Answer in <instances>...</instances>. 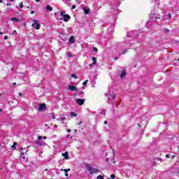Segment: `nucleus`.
I'll list each match as a JSON object with an SVG mask.
<instances>
[{
  "label": "nucleus",
  "instance_id": "obj_1",
  "mask_svg": "<svg viewBox=\"0 0 179 179\" xmlns=\"http://www.w3.org/2000/svg\"><path fill=\"white\" fill-rule=\"evenodd\" d=\"M85 167L87 171H89L90 174H96L99 173V171H100L99 169L92 167V165H90V164H87L85 165Z\"/></svg>",
  "mask_w": 179,
  "mask_h": 179
},
{
  "label": "nucleus",
  "instance_id": "obj_2",
  "mask_svg": "<svg viewBox=\"0 0 179 179\" xmlns=\"http://www.w3.org/2000/svg\"><path fill=\"white\" fill-rule=\"evenodd\" d=\"M60 15L63 17L64 22H68V20L71 19V16L68 14H65L64 11H61Z\"/></svg>",
  "mask_w": 179,
  "mask_h": 179
},
{
  "label": "nucleus",
  "instance_id": "obj_3",
  "mask_svg": "<svg viewBox=\"0 0 179 179\" xmlns=\"http://www.w3.org/2000/svg\"><path fill=\"white\" fill-rule=\"evenodd\" d=\"M33 24H32V27H34V29H36V30H39L40 27H41V24L40 23H38V20H33Z\"/></svg>",
  "mask_w": 179,
  "mask_h": 179
},
{
  "label": "nucleus",
  "instance_id": "obj_4",
  "mask_svg": "<svg viewBox=\"0 0 179 179\" xmlns=\"http://www.w3.org/2000/svg\"><path fill=\"white\" fill-rule=\"evenodd\" d=\"M68 89L71 92H78V88L75 85H70L68 86Z\"/></svg>",
  "mask_w": 179,
  "mask_h": 179
},
{
  "label": "nucleus",
  "instance_id": "obj_5",
  "mask_svg": "<svg viewBox=\"0 0 179 179\" xmlns=\"http://www.w3.org/2000/svg\"><path fill=\"white\" fill-rule=\"evenodd\" d=\"M76 103L78 104V106H83V104H85V99H77Z\"/></svg>",
  "mask_w": 179,
  "mask_h": 179
},
{
  "label": "nucleus",
  "instance_id": "obj_6",
  "mask_svg": "<svg viewBox=\"0 0 179 179\" xmlns=\"http://www.w3.org/2000/svg\"><path fill=\"white\" fill-rule=\"evenodd\" d=\"M39 111H44V110H45V103H42L39 105V108H38Z\"/></svg>",
  "mask_w": 179,
  "mask_h": 179
},
{
  "label": "nucleus",
  "instance_id": "obj_7",
  "mask_svg": "<svg viewBox=\"0 0 179 179\" xmlns=\"http://www.w3.org/2000/svg\"><path fill=\"white\" fill-rule=\"evenodd\" d=\"M128 45H129V43H125V42H122V43L120 44V48H125V47H128Z\"/></svg>",
  "mask_w": 179,
  "mask_h": 179
},
{
  "label": "nucleus",
  "instance_id": "obj_8",
  "mask_svg": "<svg viewBox=\"0 0 179 179\" xmlns=\"http://www.w3.org/2000/svg\"><path fill=\"white\" fill-rule=\"evenodd\" d=\"M36 145H38V146H44V145H45V143L44 141H41L40 140L37 141L36 142Z\"/></svg>",
  "mask_w": 179,
  "mask_h": 179
},
{
  "label": "nucleus",
  "instance_id": "obj_9",
  "mask_svg": "<svg viewBox=\"0 0 179 179\" xmlns=\"http://www.w3.org/2000/svg\"><path fill=\"white\" fill-rule=\"evenodd\" d=\"M69 154L68 153V152H65V153H63V154H62V156H63L64 157H65L66 160H68V159H69Z\"/></svg>",
  "mask_w": 179,
  "mask_h": 179
},
{
  "label": "nucleus",
  "instance_id": "obj_10",
  "mask_svg": "<svg viewBox=\"0 0 179 179\" xmlns=\"http://www.w3.org/2000/svg\"><path fill=\"white\" fill-rule=\"evenodd\" d=\"M69 41L70 43H71L72 44H73V43H75V36H71L69 38Z\"/></svg>",
  "mask_w": 179,
  "mask_h": 179
},
{
  "label": "nucleus",
  "instance_id": "obj_11",
  "mask_svg": "<svg viewBox=\"0 0 179 179\" xmlns=\"http://www.w3.org/2000/svg\"><path fill=\"white\" fill-rule=\"evenodd\" d=\"M127 37H134V31H131L129 32H127Z\"/></svg>",
  "mask_w": 179,
  "mask_h": 179
},
{
  "label": "nucleus",
  "instance_id": "obj_12",
  "mask_svg": "<svg viewBox=\"0 0 179 179\" xmlns=\"http://www.w3.org/2000/svg\"><path fill=\"white\" fill-rule=\"evenodd\" d=\"M127 76V73L125 72V70H123L122 73L120 74V78H125Z\"/></svg>",
  "mask_w": 179,
  "mask_h": 179
},
{
  "label": "nucleus",
  "instance_id": "obj_13",
  "mask_svg": "<svg viewBox=\"0 0 179 179\" xmlns=\"http://www.w3.org/2000/svg\"><path fill=\"white\" fill-rule=\"evenodd\" d=\"M62 171H64L66 177H68V171H71V169H62Z\"/></svg>",
  "mask_w": 179,
  "mask_h": 179
},
{
  "label": "nucleus",
  "instance_id": "obj_14",
  "mask_svg": "<svg viewBox=\"0 0 179 179\" xmlns=\"http://www.w3.org/2000/svg\"><path fill=\"white\" fill-rule=\"evenodd\" d=\"M46 9H47V10H49V12H52V7H51L50 5H48V6H46Z\"/></svg>",
  "mask_w": 179,
  "mask_h": 179
},
{
  "label": "nucleus",
  "instance_id": "obj_15",
  "mask_svg": "<svg viewBox=\"0 0 179 179\" xmlns=\"http://www.w3.org/2000/svg\"><path fill=\"white\" fill-rule=\"evenodd\" d=\"M92 59L93 61V65H96V64H97V59L96 57H92Z\"/></svg>",
  "mask_w": 179,
  "mask_h": 179
},
{
  "label": "nucleus",
  "instance_id": "obj_16",
  "mask_svg": "<svg viewBox=\"0 0 179 179\" xmlns=\"http://www.w3.org/2000/svg\"><path fill=\"white\" fill-rule=\"evenodd\" d=\"M70 115L71 117H78V114H76V113H74V112L71 113Z\"/></svg>",
  "mask_w": 179,
  "mask_h": 179
},
{
  "label": "nucleus",
  "instance_id": "obj_17",
  "mask_svg": "<svg viewBox=\"0 0 179 179\" xmlns=\"http://www.w3.org/2000/svg\"><path fill=\"white\" fill-rule=\"evenodd\" d=\"M114 99H115V94H112V95L109 96V99L110 100H114Z\"/></svg>",
  "mask_w": 179,
  "mask_h": 179
},
{
  "label": "nucleus",
  "instance_id": "obj_18",
  "mask_svg": "<svg viewBox=\"0 0 179 179\" xmlns=\"http://www.w3.org/2000/svg\"><path fill=\"white\" fill-rule=\"evenodd\" d=\"M38 141H41V139H43V136H38ZM43 139H47V136H43Z\"/></svg>",
  "mask_w": 179,
  "mask_h": 179
},
{
  "label": "nucleus",
  "instance_id": "obj_19",
  "mask_svg": "<svg viewBox=\"0 0 179 179\" xmlns=\"http://www.w3.org/2000/svg\"><path fill=\"white\" fill-rule=\"evenodd\" d=\"M12 22H19V20L17 17L11 18Z\"/></svg>",
  "mask_w": 179,
  "mask_h": 179
},
{
  "label": "nucleus",
  "instance_id": "obj_20",
  "mask_svg": "<svg viewBox=\"0 0 179 179\" xmlns=\"http://www.w3.org/2000/svg\"><path fill=\"white\" fill-rule=\"evenodd\" d=\"M66 55L69 58L72 57V53H71V52H67L66 53Z\"/></svg>",
  "mask_w": 179,
  "mask_h": 179
},
{
  "label": "nucleus",
  "instance_id": "obj_21",
  "mask_svg": "<svg viewBox=\"0 0 179 179\" xmlns=\"http://www.w3.org/2000/svg\"><path fill=\"white\" fill-rule=\"evenodd\" d=\"M57 121H65V117L57 118Z\"/></svg>",
  "mask_w": 179,
  "mask_h": 179
},
{
  "label": "nucleus",
  "instance_id": "obj_22",
  "mask_svg": "<svg viewBox=\"0 0 179 179\" xmlns=\"http://www.w3.org/2000/svg\"><path fill=\"white\" fill-rule=\"evenodd\" d=\"M84 12L86 15H89V10L86 8H84Z\"/></svg>",
  "mask_w": 179,
  "mask_h": 179
},
{
  "label": "nucleus",
  "instance_id": "obj_23",
  "mask_svg": "<svg viewBox=\"0 0 179 179\" xmlns=\"http://www.w3.org/2000/svg\"><path fill=\"white\" fill-rule=\"evenodd\" d=\"M101 114L102 115H106V110H102L101 112Z\"/></svg>",
  "mask_w": 179,
  "mask_h": 179
},
{
  "label": "nucleus",
  "instance_id": "obj_24",
  "mask_svg": "<svg viewBox=\"0 0 179 179\" xmlns=\"http://www.w3.org/2000/svg\"><path fill=\"white\" fill-rule=\"evenodd\" d=\"M154 17H155V19H160V15H155Z\"/></svg>",
  "mask_w": 179,
  "mask_h": 179
},
{
  "label": "nucleus",
  "instance_id": "obj_25",
  "mask_svg": "<svg viewBox=\"0 0 179 179\" xmlns=\"http://www.w3.org/2000/svg\"><path fill=\"white\" fill-rule=\"evenodd\" d=\"M93 51H94V52H97V51H99V50L97 49V48L94 47V48H93Z\"/></svg>",
  "mask_w": 179,
  "mask_h": 179
},
{
  "label": "nucleus",
  "instance_id": "obj_26",
  "mask_svg": "<svg viewBox=\"0 0 179 179\" xmlns=\"http://www.w3.org/2000/svg\"><path fill=\"white\" fill-rule=\"evenodd\" d=\"M71 78H74V79H78V76L75 74H72Z\"/></svg>",
  "mask_w": 179,
  "mask_h": 179
},
{
  "label": "nucleus",
  "instance_id": "obj_27",
  "mask_svg": "<svg viewBox=\"0 0 179 179\" xmlns=\"http://www.w3.org/2000/svg\"><path fill=\"white\" fill-rule=\"evenodd\" d=\"M87 82H89L88 80H85V81L83 83V86H86V85H87Z\"/></svg>",
  "mask_w": 179,
  "mask_h": 179
},
{
  "label": "nucleus",
  "instance_id": "obj_28",
  "mask_svg": "<svg viewBox=\"0 0 179 179\" xmlns=\"http://www.w3.org/2000/svg\"><path fill=\"white\" fill-rule=\"evenodd\" d=\"M96 178H97V179H104V178H103V176H98L96 177Z\"/></svg>",
  "mask_w": 179,
  "mask_h": 179
},
{
  "label": "nucleus",
  "instance_id": "obj_29",
  "mask_svg": "<svg viewBox=\"0 0 179 179\" xmlns=\"http://www.w3.org/2000/svg\"><path fill=\"white\" fill-rule=\"evenodd\" d=\"M20 8H21V9H22V8H23V2H21L20 3Z\"/></svg>",
  "mask_w": 179,
  "mask_h": 179
},
{
  "label": "nucleus",
  "instance_id": "obj_30",
  "mask_svg": "<svg viewBox=\"0 0 179 179\" xmlns=\"http://www.w3.org/2000/svg\"><path fill=\"white\" fill-rule=\"evenodd\" d=\"M166 16H168L169 19H171V14L170 13Z\"/></svg>",
  "mask_w": 179,
  "mask_h": 179
},
{
  "label": "nucleus",
  "instance_id": "obj_31",
  "mask_svg": "<svg viewBox=\"0 0 179 179\" xmlns=\"http://www.w3.org/2000/svg\"><path fill=\"white\" fill-rule=\"evenodd\" d=\"M110 178H115V174L110 175Z\"/></svg>",
  "mask_w": 179,
  "mask_h": 179
},
{
  "label": "nucleus",
  "instance_id": "obj_32",
  "mask_svg": "<svg viewBox=\"0 0 179 179\" xmlns=\"http://www.w3.org/2000/svg\"><path fill=\"white\" fill-rule=\"evenodd\" d=\"M163 19H164V20H167V15H164V16L163 17Z\"/></svg>",
  "mask_w": 179,
  "mask_h": 179
},
{
  "label": "nucleus",
  "instance_id": "obj_33",
  "mask_svg": "<svg viewBox=\"0 0 179 179\" xmlns=\"http://www.w3.org/2000/svg\"><path fill=\"white\" fill-rule=\"evenodd\" d=\"M127 51H128V49H125L122 52V54H125L127 52Z\"/></svg>",
  "mask_w": 179,
  "mask_h": 179
},
{
  "label": "nucleus",
  "instance_id": "obj_34",
  "mask_svg": "<svg viewBox=\"0 0 179 179\" xmlns=\"http://www.w3.org/2000/svg\"><path fill=\"white\" fill-rule=\"evenodd\" d=\"M76 6L73 5L72 7H71V9H76Z\"/></svg>",
  "mask_w": 179,
  "mask_h": 179
},
{
  "label": "nucleus",
  "instance_id": "obj_35",
  "mask_svg": "<svg viewBox=\"0 0 179 179\" xmlns=\"http://www.w3.org/2000/svg\"><path fill=\"white\" fill-rule=\"evenodd\" d=\"M12 6V3H8L6 4V6Z\"/></svg>",
  "mask_w": 179,
  "mask_h": 179
},
{
  "label": "nucleus",
  "instance_id": "obj_36",
  "mask_svg": "<svg viewBox=\"0 0 179 179\" xmlns=\"http://www.w3.org/2000/svg\"><path fill=\"white\" fill-rule=\"evenodd\" d=\"M15 145H16V143H13V145L11 147L12 149H15Z\"/></svg>",
  "mask_w": 179,
  "mask_h": 179
},
{
  "label": "nucleus",
  "instance_id": "obj_37",
  "mask_svg": "<svg viewBox=\"0 0 179 179\" xmlns=\"http://www.w3.org/2000/svg\"><path fill=\"white\" fill-rule=\"evenodd\" d=\"M164 31L165 33H167V31H169V29H165L164 30Z\"/></svg>",
  "mask_w": 179,
  "mask_h": 179
},
{
  "label": "nucleus",
  "instance_id": "obj_38",
  "mask_svg": "<svg viewBox=\"0 0 179 179\" xmlns=\"http://www.w3.org/2000/svg\"><path fill=\"white\" fill-rule=\"evenodd\" d=\"M175 157H176V155H172V156H171V159H172V160H173V159H175Z\"/></svg>",
  "mask_w": 179,
  "mask_h": 179
},
{
  "label": "nucleus",
  "instance_id": "obj_39",
  "mask_svg": "<svg viewBox=\"0 0 179 179\" xmlns=\"http://www.w3.org/2000/svg\"><path fill=\"white\" fill-rule=\"evenodd\" d=\"M166 157L167 159H169V158L170 157V155H169L168 154H166Z\"/></svg>",
  "mask_w": 179,
  "mask_h": 179
},
{
  "label": "nucleus",
  "instance_id": "obj_40",
  "mask_svg": "<svg viewBox=\"0 0 179 179\" xmlns=\"http://www.w3.org/2000/svg\"><path fill=\"white\" fill-rule=\"evenodd\" d=\"M4 40H8V36H4Z\"/></svg>",
  "mask_w": 179,
  "mask_h": 179
},
{
  "label": "nucleus",
  "instance_id": "obj_41",
  "mask_svg": "<svg viewBox=\"0 0 179 179\" xmlns=\"http://www.w3.org/2000/svg\"><path fill=\"white\" fill-rule=\"evenodd\" d=\"M34 10H31V15H34Z\"/></svg>",
  "mask_w": 179,
  "mask_h": 179
},
{
  "label": "nucleus",
  "instance_id": "obj_42",
  "mask_svg": "<svg viewBox=\"0 0 179 179\" xmlns=\"http://www.w3.org/2000/svg\"><path fill=\"white\" fill-rule=\"evenodd\" d=\"M18 94L19 96H22L23 94H22V92H20Z\"/></svg>",
  "mask_w": 179,
  "mask_h": 179
},
{
  "label": "nucleus",
  "instance_id": "obj_43",
  "mask_svg": "<svg viewBox=\"0 0 179 179\" xmlns=\"http://www.w3.org/2000/svg\"><path fill=\"white\" fill-rule=\"evenodd\" d=\"M67 132L70 133L71 132V129H67Z\"/></svg>",
  "mask_w": 179,
  "mask_h": 179
},
{
  "label": "nucleus",
  "instance_id": "obj_44",
  "mask_svg": "<svg viewBox=\"0 0 179 179\" xmlns=\"http://www.w3.org/2000/svg\"><path fill=\"white\" fill-rule=\"evenodd\" d=\"M84 93H85V92H80V94H84Z\"/></svg>",
  "mask_w": 179,
  "mask_h": 179
},
{
  "label": "nucleus",
  "instance_id": "obj_45",
  "mask_svg": "<svg viewBox=\"0 0 179 179\" xmlns=\"http://www.w3.org/2000/svg\"><path fill=\"white\" fill-rule=\"evenodd\" d=\"M1 36H2V34H3V32H0Z\"/></svg>",
  "mask_w": 179,
  "mask_h": 179
},
{
  "label": "nucleus",
  "instance_id": "obj_46",
  "mask_svg": "<svg viewBox=\"0 0 179 179\" xmlns=\"http://www.w3.org/2000/svg\"><path fill=\"white\" fill-rule=\"evenodd\" d=\"M82 124V122H80L79 123H78V125H80Z\"/></svg>",
  "mask_w": 179,
  "mask_h": 179
},
{
  "label": "nucleus",
  "instance_id": "obj_47",
  "mask_svg": "<svg viewBox=\"0 0 179 179\" xmlns=\"http://www.w3.org/2000/svg\"><path fill=\"white\" fill-rule=\"evenodd\" d=\"M36 2H40V0H36Z\"/></svg>",
  "mask_w": 179,
  "mask_h": 179
},
{
  "label": "nucleus",
  "instance_id": "obj_48",
  "mask_svg": "<svg viewBox=\"0 0 179 179\" xmlns=\"http://www.w3.org/2000/svg\"><path fill=\"white\" fill-rule=\"evenodd\" d=\"M118 58H119V57H116V58L115 59V61H117V59H118Z\"/></svg>",
  "mask_w": 179,
  "mask_h": 179
},
{
  "label": "nucleus",
  "instance_id": "obj_49",
  "mask_svg": "<svg viewBox=\"0 0 179 179\" xmlns=\"http://www.w3.org/2000/svg\"><path fill=\"white\" fill-rule=\"evenodd\" d=\"M52 119H53V120H55V116H53Z\"/></svg>",
  "mask_w": 179,
  "mask_h": 179
},
{
  "label": "nucleus",
  "instance_id": "obj_50",
  "mask_svg": "<svg viewBox=\"0 0 179 179\" xmlns=\"http://www.w3.org/2000/svg\"><path fill=\"white\" fill-rule=\"evenodd\" d=\"M10 1V2H13V0H9Z\"/></svg>",
  "mask_w": 179,
  "mask_h": 179
},
{
  "label": "nucleus",
  "instance_id": "obj_51",
  "mask_svg": "<svg viewBox=\"0 0 179 179\" xmlns=\"http://www.w3.org/2000/svg\"><path fill=\"white\" fill-rule=\"evenodd\" d=\"M2 2H3L2 0H0V3H2Z\"/></svg>",
  "mask_w": 179,
  "mask_h": 179
},
{
  "label": "nucleus",
  "instance_id": "obj_52",
  "mask_svg": "<svg viewBox=\"0 0 179 179\" xmlns=\"http://www.w3.org/2000/svg\"><path fill=\"white\" fill-rule=\"evenodd\" d=\"M90 66H93V64H90Z\"/></svg>",
  "mask_w": 179,
  "mask_h": 179
},
{
  "label": "nucleus",
  "instance_id": "obj_53",
  "mask_svg": "<svg viewBox=\"0 0 179 179\" xmlns=\"http://www.w3.org/2000/svg\"><path fill=\"white\" fill-rule=\"evenodd\" d=\"M104 124H107V121H104Z\"/></svg>",
  "mask_w": 179,
  "mask_h": 179
},
{
  "label": "nucleus",
  "instance_id": "obj_54",
  "mask_svg": "<svg viewBox=\"0 0 179 179\" xmlns=\"http://www.w3.org/2000/svg\"><path fill=\"white\" fill-rule=\"evenodd\" d=\"M15 85H16V83H13V85L15 86Z\"/></svg>",
  "mask_w": 179,
  "mask_h": 179
},
{
  "label": "nucleus",
  "instance_id": "obj_55",
  "mask_svg": "<svg viewBox=\"0 0 179 179\" xmlns=\"http://www.w3.org/2000/svg\"><path fill=\"white\" fill-rule=\"evenodd\" d=\"M138 127H141V124H139V123L138 124Z\"/></svg>",
  "mask_w": 179,
  "mask_h": 179
},
{
  "label": "nucleus",
  "instance_id": "obj_56",
  "mask_svg": "<svg viewBox=\"0 0 179 179\" xmlns=\"http://www.w3.org/2000/svg\"><path fill=\"white\" fill-rule=\"evenodd\" d=\"M14 33H16V30H14Z\"/></svg>",
  "mask_w": 179,
  "mask_h": 179
},
{
  "label": "nucleus",
  "instance_id": "obj_57",
  "mask_svg": "<svg viewBox=\"0 0 179 179\" xmlns=\"http://www.w3.org/2000/svg\"><path fill=\"white\" fill-rule=\"evenodd\" d=\"M178 152H179V146H178Z\"/></svg>",
  "mask_w": 179,
  "mask_h": 179
},
{
  "label": "nucleus",
  "instance_id": "obj_58",
  "mask_svg": "<svg viewBox=\"0 0 179 179\" xmlns=\"http://www.w3.org/2000/svg\"><path fill=\"white\" fill-rule=\"evenodd\" d=\"M55 128H57V125H55Z\"/></svg>",
  "mask_w": 179,
  "mask_h": 179
},
{
  "label": "nucleus",
  "instance_id": "obj_59",
  "mask_svg": "<svg viewBox=\"0 0 179 179\" xmlns=\"http://www.w3.org/2000/svg\"><path fill=\"white\" fill-rule=\"evenodd\" d=\"M74 131H75V132H76V129H75Z\"/></svg>",
  "mask_w": 179,
  "mask_h": 179
},
{
  "label": "nucleus",
  "instance_id": "obj_60",
  "mask_svg": "<svg viewBox=\"0 0 179 179\" xmlns=\"http://www.w3.org/2000/svg\"><path fill=\"white\" fill-rule=\"evenodd\" d=\"M22 155H24V153L22 152Z\"/></svg>",
  "mask_w": 179,
  "mask_h": 179
},
{
  "label": "nucleus",
  "instance_id": "obj_61",
  "mask_svg": "<svg viewBox=\"0 0 179 179\" xmlns=\"http://www.w3.org/2000/svg\"><path fill=\"white\" fill-rule=\"evenodd\" d=\"M27 9H29V6H27Z\"/></svg>",
  "mask_w": 179,
  "mask_h": 179
},
{
  "label": "nucleus",
  "instance_id": "obj_62",
  "mask_svg": "<svg viewBox=\"0 0 179 179\" xmlns=\"http://www.w3.org/2000/svg\"><path fill=\"white\" fill-rule=\"evenodd\" d=\"M0 96H1V94H0Z\"/></svg>",
  "mask_w": 179,
  "mask_h": 179
}]
</instances>
